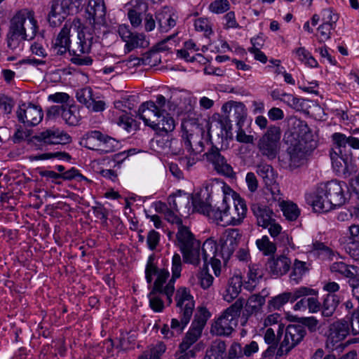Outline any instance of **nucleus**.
<instances>
[{
	"label": "nucleus",
	"instance_id": "62",
	"mask_svg": "<svg viewBox=\"0 0 359 359\" xmlns=\"http://www.w3.org/2000/svg\"><path fill=\"white\" fill-rule=\"evenodd\" d=\"M194 26L197 31L204 32L205 35H208L212 32L208 19L198 18L196 20Z\"/></svg>",
	"mask_w": 359,
	"mask_h": 359
},
{
	"label": "nucleus",
	"instance_id": "39",
	"mask_svg": "<svg viewBox=\"0 0 359 359\" xmlns=\"http://www.w3.org/2000/svg\"><path fill=\"white\" fill-rule=\"evenodd\" d=\"M338 303L339 300L334 294H327L323 301L322 306L323 316L325 317L331 316L334 313Z\"/></svg>",
	"mask_w": 359,
	"mask_h": 359
},
{
	"label": "nucleus",
	"instance_id": "57",
	"mask_svg": "<svg viewBox=\"0 0 359 359\" xmlns=\"http://www.w3.org/2000/svg\"><path fill=\"white\" fill-rule=\"evenodd\" d=\"M14 100L5 95H0V108L6 114H10L14 107Z\"/></svg>",
	"mask_w": 359,
	"mask_h": 359
},
{
	"label": "nucleus",
	"instance_id": "15",
	"mask_svg": "<svg viewBox=\"0 0 359 359\" xmlns=\"http://www.w3.org/2000/svg\"><path fill=\"white\" fill-rule=\"evenodd\" d=\"M206 160L211 163L217 173L232 177L234 175L233 168L228 163L222 151L215 146L205 153Z\"/></svg>",
	"mask_w": 359,
	"mask_h": 359
},
{
	"label": "nucleus",
	"instance_id": "21",
	"mask_svg": "<svg viewBox=\"0 0 359 359\" xmlns=\"http://www.w3.org/2000/svg\"><path fill=\"white\" fill-rule=\"evenodd\" d=\"M72 25L66 22L57 37L52 41L50 50L55 55H62L67 51H71L70 48V31Z\"/></svg>",
	"mask_w": 359,
	"mask_h": 359
},
{
	"label": "nucleus",
	"instance_id": "9",
	"mask_svg": "<svg viewBox=\"0 0 359 359\" xmlns=\"http://www.w3.org/2000/svg\"><path fill=\"white\" fill-rule=\"evenodd\" d=\"M313 149L311 142L302 137L296 140L287 149L289 170L292 171L306 165Z\"/></svg>",
	"mask_w": 359,
	"mask_h": 359
},
{
	"label": "nucleus",
	"instance_id": "13",
	"mask_svg": "<svg viewBox=\"0 0 359 359\" xmlns=\"http://www.w3.org/2000/svg\"><path fill=\"white\" fill-rule=\"evenodd\" d=\"M306 331L299 325H290L285 334L277 351V355L282 356L287 355L294 346H296L304 337Z\"/></svg>",
	"mask_w": 359,
	"mask_h": 359
},
{
	"label": "nucleus",
	"instance_id": "20",
	"mask_svg": "<svg viewBox=\"0 0 359 359\" xmlns=\"http://www.w3.org/2000/svg\"><path fill=\"white\" fill-rule=\"evenodd\" d=\"M86 15L90 25H104L106 22L104 0H88Z\"/></svg>",
	"mask_w": 359,
	"mask_h": 359
},
{
	"label": "nucleus",
	"instance_id": "60",
	"mask_svg": "<svg viewBox=\"0 0 359 359\" xmlns=\"http://www.w3.org/2000/svg\"><path fill=\"white\" fill-rule=\"evenodd\" d=\"M263 274L262 271H248L247 273V283L249 287L253 288L256 286L259 280L262 278Z\"/></svg>",
	"mask_w": 359,
	"mask_h": 359
},
{
	"label": "nucleus",
	"instance_id": "36",
	"mask_svg": "<svg viewBox=\"0 0 359 359\" xmlns=\"http://www.w3.org/2000/svg\"><path fill=\"white\" fill-rule=\"evenodd\" d=\"M62 118L69 126H76L81 120L79 109L75 105L65 106Z\"/></svg>",
	"mask_w": 359,
	"mask_h": 359
},
{
	"label": "nucleus",
	"instance_id": "35",
	"mask_svg": "<svg viewBox=\"0 0 359 359\" xmlns=\"http://www.w3.org/2000/svg\"><path fill=\"white\" fill-rule=\"evenodd\" d=\"M78 49L72 50L81 54H85L90 52L91 46L94 42V37L90 32H81L78 34Z\"/></svg>",
	"mask_w": 359,
	"mask_h": 359
},
{
	"label": "nucleus",
	"instance_id": "31",
	"mask_svg": "<svg viewBox=\"0 0 359 359\" xmlns=\"http://www.w3.org/2000/svg\"><path fill=\"white\" fill-rule=\"evenodd\" d=\"M309 253L313 256H318L323 259H327L332 261L334 259H339L338 255L335 254L332 250L320 242L313 243L312 250Z\"/></svg>",
	"mask_w": 359,
	"mask_h": 359
},
{
	"label": "nucleus",
	"instance_id": "51",
	"mask_svg": "<svg viewBox=\"0 0 359 359\" xmlns=\"http://www.w3.org/2000/svg\"><path fill=\"white\" fill-rule=\"evenodd\" d=\"M332 141L335 145V147L332 149L333 150H336L338 154L344 153V149H345L346 144H348V137L339 133H335L332 135Z\"/></svg>",
	"mask_w": 359,
	"mask_h": 359
},
{
	"label": "nucleus",
	"instance_id": "5",
	"mask_svg": "<svg viewBox=\"0 0 359 359\" xmlns=\"http://www.w3.org/2000/svg\"><path fill=\"white\" fill-rule=\"evenodd\" d=\"M182 138L186 149L191 154L196 155L205 148V130L194 119L188 118L182 122Z\"/></svg>",
	"mask_w": 359,
	"mask_h": 359
},
{
	"label": "nucleus",
	"instance_id": "23",
	"mask_svg": "<svg viewBox=\"0 0 359 359\" xmlns=\"http://www.w3.org/2000/svg\"><path fill=\"white\" fill-rule=\"evenodd\" d=\"M137 116L142 119L145 125L152 128V124L161 118L162 114L158 110L154 101L143 102L137 111Z\"/></svg>",
	"mask_w": 359,
	"mask_h": 359
},
{
	"label": "nucleus",
	"instance_id": "52",
	"mask_svg": "<svg viewBox=\"0 0 359 359\" xmlns=\"http://www.w3.org/2000/svg\"><path fill=\"white\" fill-rule=\"evenodd\" d=\"M282 102L297 111H301L304 108V100L294 97L291 94L285 93V95H283Z\"/></svg>",
	"mask_w": 359,
	"mask_h": 359
},
{
	"label": "nucleus",
	"instance_id": "38",
	"mask_svg": "<svg viewBox=\"0 0 359 359\" xmlns=\"http://www.w3.org/2000/svg\"><path fill=\"white\" fill-rule=\"evenodd\" d=\"M119 145L118 141L116 139L105 135L100 143H98L97 151L100 154L114 152Z\"/></svg>",
	"mask_w": 359,
	"mask_h": 359
},
{
	"label": "nucleus",
	"instance_id": "34",
	"mask_svg": "<svg viewBox=\"0 0 359 359\" xmlns=\"http://www.w3.org/2000/svg\"><path fill=\"white\" fill-rule=\"evenodd\" d=\"M175 128L174 118L169 116L167 112L161 116L154 124H152V129L158 132L168 133L172 131Z\"/></svg>",
	"mask_w": 359,
	"mask_h": 359
},
{
	"label": "nucleus",
	"instance_id": "8",
	"mask_svg": "<svg viewBox=\"0 0 359 359\" xmlns=\"http://www.w3.org/2000/svg\"><path fill=\"white\" fill-rule=\"evenodd\" d=\"M344 187H346L344 182H340L337 180H332L326 183H321L318 185L319 198L325 196L329 200L324 204L320 205L325 210H332L337 206H341L344 204L346 197L344 196Z\"/></svg>",
	"mask_w": 359,
	"mask_h": 359
},
{
	"label": "nucleus",
	"instance_id": "11",
	"mask_svg": "<svg viewBox=\"0 0 359 359\" xmlns=\"http://www.w3.org/2000/svg\"><path fill=\"white\" fill-rule=\"evenodd\" d=\"M199 201L203 204H209L207 201H203L198 195L191 196L181 190H178L176 193L170 195L168 198V204L170 208L177 212H186L191 207V203L194 207V210L201 214L200 208L197 207L196 201Z\"/></svg>",
	"mask_w": 359,
	"mask_h": 359
},
{
	"label": "nucleus",
	"instance_id": "24",
	"mask_svg": "<svg viewBox=\"0 0 359 359\" xmlns=\"http://www.w3.org/2000/svg\"><path fill=\"white\" fill-rule=\"evenodd\" d=\"M200 248L201 243L198 242L189 248L181 250L184 262L191 264L194 266L202 269L203 268V256L202 255V259L200 258Z\"/></svg>",
	"mask_w": 359,
	"mask_h": 359
},
{
	"label": "nucleus",
	"instance_id": "37",
	"mask_svg": "<svg viewBox=\"0 0 359 359\" xmlns=\"http://www.w3.org/2000/svg\"><path fill=\"white\" fill-rule=\"evenodd\" d=\"M265 304V297L260 294H253L245 304V311L251 315L259 312Z\"/></svg>",
	"mask_w": 359,
	"mask_h": 359
},
{
	"label": "nucleus",
	"instance_id": "26",
	"mask_svg": "<svg viewBox=\"0 0 359 359\" xmlns=\"http://www.w3.org/2000/svg\"><path fill=\"white\" fill-rule=\"evenodd\" d=\"M176 238L177 245L180 248V250L200 242L194 238V236L189 229L184 225L180 226L177 228Z\"/></svg>",
	"mask_w": 359,
	"mask_h": 359
},
{
	"label": "nucleus",
	"instance_id": "29",
	"mask_svg": "<svg viewBox=\"0 0 359 359\" xmlns=\"http://www.w3.org/2000/svg\"><path fill=\"white\" fill-rule=\"evenodd\" d=\"M256 172L261 177L266 187L276 182V174L273 167L265 163H260L256 166Z\"/></svg>",
	"mask_w": 359,
	"mask_h": 359
},
{
	"label": "nucleus",
	"instance_id": "44",
	"mask_svg": "<svg viewBox=\"0 0 359 359\" xmlns=\"http://www.w3.org/2000/svg\"><path fill=\"white\" fill-rule=\"evenodd\" d=\"M50 12L65 15L69 10L70 0H51Z\"/></svg>",
	"mask_w": 359,
	"mask_h": 359
},
{
	"label": "nucleus",
	"instance_id": "48",
	"mask_svg": "<svg viewBox=\"0 0 359 359\" xmlns=\"http://www.w3.org/2000/svg\"><path fill=\"white\" fill-rule=\"evenodd\" d=\"M308 200L309 201V203H311L315 212H327L330 210H325L320 206V205L324 204L326 201L329 200V198L325 197V196H322V197L319 198L318 187H317L313 196H311Z\"/></svg>",
	"mask_w": 359,
	"mask_h": 359
},
{
	"label": "nucleus",
	"instance_id": "63",
	"mask_svg": "<svg viewBox=\"0 0 359 359\" xmlns=\"http://www.w3.org/2000/svg\"><path fill=\"white\" fill-rule=\"evenodd\" d=\"M160 234L155 230H151L147 235V242L148 247L150 250H154L156 249L159 243Z\"/></svg>",
	"mask_w": 359,
	"mask_h": 359
},
{
	"label": "nucleus",
	"instance_id": "43",
	"mask_svg": "<svg viewBox=\"0 0 359 359\" xmlns=\"http://www.w3.org/2000/svg\"><path fill=\"white\" fill-rule=\"evenodd\" d=\"M295 53L298 59L305 65L311 67H316L318 62L311 53L304 47H300L295 50Z\"/></svg>",
	"mask_w": 359,
	"mask_h": 359
},
{
	"label": "nucleus",
	"instance_id": "12",
	"mask_svg": "<svg viewBox=\"0 0 359 359\" xmlns=\"http://www.w3.org/2000/svg\"><path fill=\"white\" fill-rule=\"evenodd\" d=\"M318 291L307 287H300L293 292H285L272 297L268 302L269 309L280 310L287 302H294L297 299L306 296H316Z\"/></svg>",
	"mask_w": 359,
	"mask_h": 359
},
{
	"label": "nucleus",
	"instance_id": "28",
	"mask_svg": "<svg viewBox=\"0 0 359 359\" xmlns=\"http://www.w3.org/2000/svg\"><path fill=\"white\" fill-rule=\"evenodd\" d=\"M226 346L222 340L214 341L207 349L204 359H224Z\"/></svg>",
	"mask_w": 359,
	"mask_h": 359
},
{
	"label": "nucleus",
	"instance_id": "47",
	"mask_svg": "<svg viewBox=\"0 0 359 359\" xmlns=\"http://www.w3.org/2000/svg\"><path fill=\"white\" fill-rule=\"evenodd\" d=\"M76 97L77 100L86 107L90 106L92 102L93 90L90 87H86L77 90Z\"/></svg>",
	"mask_w": 359,
	"mask_h": 359
},
{
	"label": "nucleus",
	"instance_id": "18",
	"mask_svg": "<svg viewBox=\"0 0 359 359\" xmlns=\"http://www.w3.org/2000/svg\"><path fill=\"white\" fill-rule=\"evenodd\" d=\"M351 332L350 323L341 320L332 323L330 328V334L327 340V346L331 348L338 347V344L341 342Z\"/></svg>",
	"mask_w": 359,
	"mask_h": 359
},
{
	"label": "nucleus",
	"instance_id": "54",
	"mask_svg": "<svg viewBox=\"0 0 359 359\" xmlns=\"http://www.w3.org/2000/svg\"><path fill=\"white\" fill-rule=\"evenodd\" d=\"M73 57L71 59V61L73 64L79 65V66H89L93 64V59L90 56L83 55V54H81L76 51H72Z\"/></svg>",
	"mask_w": 359,
	"mask_h": 359
},
{
	"label": "nucleus",
	"instance_id": "61",
	"mask_svg": "<svg viewBox=\"0 0 359 359\" xmlns=\"http://www.w3.org/2000/svg\"><path fill=\"white\" fill-rule=\"evenodd\" d=\"M322 13L323 24H329V25L334 27L339 19L337 14L334 13L330 8L324 9Z\"/></svg>",
	"mask_w": 359,
	"mask_h": 359
},
{
	"label": "nucleus",
	"instance_id": "16",
	"mask_svg": "<svg viewBox=\"0 0 359 359\" xmlns=\"http://www.w3.org/2000/svg\"><path fill=\"white\" fill-rule=\"evenodd\" d=\"M118 33L122 40L126 42L125 49L127 53L137 48H144L149 45L142 33H133L128 26L121 25L118 26Z\"/></svg>",
	"mask_w": 359,
	"mask_h": 359
},
{
	"label": "nucleus",
	"instance_id": "10",
	"mask_svg": "<svg viewBox=\"0 0 359 359\" xmlns=\"http://www.w3.org/2000/svg\"><path fill=\"white\" fill-rule=\"evenodd\" d=\"M281 136L280 127L271 126L258 142V149L263 156L269 159L276 157L278 151V144Z\"/></svg>",
	"mask_w": 359,
	"mask_h": 359
},
{
	"label": "nucleus",
	"instance_id": "7",
	"mask_svg": "<svg viewBox=\"0 0 359 359\" xmlns=\"http://www.w3.org/2000/svg\"><path fill=\"white\" fill-rule=\"evenodd\" d=\"M170 278L168 271H146V278L148 283L154 281V290L149 295V305L155 312H161L164 308V304L161 298L163 285Z\"/></svg>",
	"mask_w": 359,
	"mask_h": 359
},
{
	"label": "nucleus",
	"instance_id": "22",
	"mask_svg": "<svg viewBox=\"0 0 359 359\" xmlns=\"http://www.w3.org/2000/svg\"><path fill=\"white\" fill-rule=\"evenodd\" d=\"M251 210L256 218L257 224L264 229L267 228L276 218V214L266 205L253 203Z\"/></svg>",
	"mask_w": 359,
	"mask_h": 359
},
{
	"label": "nucleus",
	"instance_id": "64",
	"mask_svg": "<svg viewBox=\"0 0 359 359\" xmlns=\"http://www.w3.org/2000/svg\"><path fill=\"white\" fill-rule=\"evenodd\" d=\"M243 355V348L238 343H233L228 352V359H238Z\"/></svg>",
	"mask_w": 359,
	"mask_h": 359
},
{
	"label": "nucleus",
	"instance_id": "59",
	"mask_svg": "<svg viewBox=\"0 0 359 359\" xmlns=\"http://www.w3.org/2000/svg\"><path fill=\"white\" fill-rule=\"evenodd\" d=\"M142 12L138 11L137 8L130 9L128 16L133 27H137L142 25Z\"/></svg>",
	"mask_w": 359,
	"mask_h": 359
},
{
	"label": "nucleus",
	"instance_id": "14",
	"mask_svg": "<svg viewBox=\"0 0 359 359\" xmlns=\"http://www.w3.org/2000/svg\"><path fill=\"white\" fill-rule=\"evenodd\" d=\"M71 137L63 130L52 128L39 133L32 137V141L35 144H64L70 142Z\"/></svg>",
	"mask_w": 359,
	"mask_h": 359
},
{
	"label": "nucleus",
	"instance_id": "19",
	"mask_svg": "<svg viewBox=\"0 0 359 359\" xmlns=\"http://www.w3.org/2000/svg\"><path fill=\"white\" fill-rule=\"evenodd\" d=\"M175 302L180 315L192 316L195 308V301L188 288L182 287L177 290Z\"/></svg>",
	"mask_w": 359,
	"mask_h": 359
},
{
	"label": "nucleus",
	"instance_id": "4",
	"mask_svg": "<svg viewBox=\"0 0 359 359\" xmlns=\"http://www.w3.org/2000/svg\"><path fill=\"white\" fill-rule=\"evenodd\" d=\"M244 303L245 300L243 299H238L232 305L224 310L212 324L211 333L219 336H229L231 334L238 324V320Z\"/></svg>",
	"mask_w": 359,
	"mask_h": 359
},
{
	"label": "nucleus",
	"instance_id": "32",
	"mask_svg": "<svg viewBox=\"0 0 359 359\" xmlns=\"http://www.w3.org/2000/svg\"><path fill=\"white\" fill-rule=\"evenodd\" d=\"M7 47L8 51L18 53L23 49V41L27 40L25 37L20 34H17L8 29L7 36Z\"/></svg>",
	"mask_w": 359,
	"mask_h": 359
},
{
	"label": "nucleus",
	"instance_id": "41",
	"mask_svg": "<svg viewBox=\"0 0 359 359\" xmlns=\"http://www.w3.org/2000/svg\"><path fill=\"white\" fill-rule=\"evenodd\" d=\"M280 207L284 216L289 220H296L299 215V210L293 203L283 201L280 203Z\"/></svg>",
	"mask_w": 359,
	"mask_h": 359
},
{
	"label": "nucleus",
	"instance_id": "42",
	"mask_svg": "<svg viewBox=\"0 0 359 359\" xmlns=\"http://www.w3.org/2000/svg\"><path fill=\"white\" fill-rule=\"evenodd\" d=\"M336 150L330 152V158L334 168L339 170L341 168L346 169L348 165V156L345 153L337 154Z\"/></svg>",
	"mask_w": 359,
	"mask_h": 359
},
{
	"label": "nucleus",
	"instance_id": "33",
	"mask_svg": "<svg viewBox=\"0 0 359 359\" xmlns=\"http://www.w3.org/2000/svg\"><path fill=\"white\" fill-rule=\"evenodd\" d=\"M203 329L191 325L189 331L187 332L183 341L180 344L182 351H186L201 337Z\"/></svg>",
	"mask_w": 359,
	"mask_h": 359
},
{
	"label": "nucleus",
	"instance_id": "2",
	"mask_svg": "<svg viewBox=\"0 0 359 359\" xmlns=\"http://www.w3.org/2000/svg\"><path fill=\"white\" fill-rule=\"evenodd\" d=\"M231 200L226 196L223 199L217 208L212 207L210 203L203 204L199 201H196L197 207L200 209L201 214L207 216L217 224L222 226H237L242 223L245 217L247 207L245 201L238 197L233 201V207L230 205Z\"/></svg>",
	"mask_w": 359,
	"mask_h": 359
},
{
	"label": "nucleus",
	"instance_id": "46",
	"mask_svg": "<svg viewBox=\"0 0 359 359\" xmlns=\"http://www.w3.org/2000/svg\"><path fill=\"white\" fill-rule=\"evenodd\" d=\"M165 351V346L159 343L156 346L146 351L139 359H161L160 355Z\"/></svg>",
	"mask_w": 359,
	"mask_h": 359
},
{
	"label": "nucleus",
	"instance_id": "6",
	"mask_svg": "<svg viewBox=\"0 0 359 359\" xmlns=\"http://www.w3.org/2000/svg\"><path fill=\"white\" fill-rule=\"evenodd\" d=\"M8 29L23 35L27 40L33 39L38 30L34 12L26 8L16 12L11 19Z\"/></svg>",
	"mask_w": 359,
	"mask_h": 359
},
{
	"label": "nucleus",
	"instance_id": "40",
	"mask_svg": "<svg viewBox=\"0 0 359 359\" xmlns=\"http://www.w3.org/2000/svg\"><path fill=\"white\" fill-rule=\"evenodd\" d=\"M210 317V313L204 306H198L197 308L194 320L192 322L194 326H196L203 330L207 320Z\"/></svg>",
	"mask_w": 359,
	"mask_h": 359
},
{
	"label": "nucleus",
	"instance_id": "25",
	"mask_svg": "<svg viewBox=\"0 0 359 359\" xmlns=\"http://www.w3.org/2000/svg\"><path fill=\"white\" fill-rule=\"evenodd\" d=\"M158 29L162 32H166L176 25V16L171 13L168 8H163L156 15Z\"/></svg>",
	"mask_w": 359,
	"mask_h": 359
},
{
	"label": "nucleus",
	"instance_id": "53",
	"mask_svg": "<svg viewBox=\"0 0 359 359\" xmlns=\"http://www.w3.org/2000/svg\"><path fill=\"white\" fill-rule=\"evenodd\" d=\"M281 320L282 318L280 314L278 313H271L266 316V318L263 320V325L266 327L276 324H278L279 329L278 334H279L280 332H283L284 328V325L283 323H280Z\"/></svg>",
	"mask_w": 359,
	"mask_h": 359
},
{
	"label": "nucleus",
	"instance_id": "17",
	"mask_svg": "<svg viewBox=\"0 0 359 359\" xmlns=\"http://www.w3.org/2000/svg\"><path fill=\"white\" fill-rule=\"evenodd\" d=\"M43 111L39 106L25 103L19 106L17 111L18 121L28 126L38 125L43 118Z\"/></svg>",
	"mask_w": 359,
	"mask_h": 359
},
{
	"label": "nucleus",
	"instance_id": "45",
	"mask_svg": "<svg viewBox=\"0 0 359 359\" xmlns=\"http://www.w3.org/2000/svg\"><path fill=\"white\" fill-rule=\"evenodd\" d=\"M180 320L172 318L171 320L170 328L178 337L182 333L184 329L189 323L191 317L180 315Z\"/></svg>",
	"mask_w": 359,
	"mask_h": 359
},
{
	"label": "nucleus",
	"instance_id": "30",
	"mask_svg": "<svg viewBox=\"0 0 359 359\" xmlns=\"http://www.w3.org/2000/svg\"><path fill=\"white\" fill-rule=\"evenodd\" d=\"M213 280L214 277L209 273L208 271H197L189 279L192 285H198L203 290L209 288L212 285Z\"/></svg>",
	"mask_w": 359,
	"mask_h": 359
},
{
	"label": "nucleus",
	"instance_id": "3",
	"mask_svg": "<svg viewBox=\"0 0 359 359\" xmlns=\"http://www.w3.org/2000/svg\"><path fill=\"white\" fill-rule=\"evenodd\" d=\"M224 114L219 117L216 123L222 130V137L226 138L232 135L231 122L235 121L237 126H243L247 116L245 106L242 102L229 101L224 103L222 107Z\"/></svg>",
	"mask_w": 359,
	"mask_h": 359
},
{
	"label": "nucleus",
	"instance_id": "56",
	"mask_svg": "<svg viewBox=\"0 0 359 359\" xmlns=\"http://www.w3.org/2000/svg\"><path fill=\"white\" fill-rule=\"evenodd\" d=\"M209 8L215 13H222L229 9V3L227 0H217L210 4Z\"/></svg>",
	"mask_w": 359,
	"mask_h": 359
},
{
	"label": "nucleus",
	"instance_id": "55",
	"mask_svg": "<svg viewBox=\"0 0 359 359\" xmlns=\"http://www.w3.org/2000/svg\"><path fill=\"white\" fill-rule=\"evenodd\" d=\"M180 276V271H172V275L169 278V280L165 287L163 288V292L167 296L169 302H171V297L174 292V283L177 278Z\"/></svg>",
	"mask_w": 359,
	"mask_h": 359
},
{
	"label": "nucleus",
	"instance_id": "49",
	"mask_svg": "<svg viewBox=\"0 0 359 359\" xmlns=\"http://www.w3.org/2000/svg\"><path fill=\"white\" fill-rule=\"evenodd\" d=\"M291 262L289 258L282 255L276 259L273 258L268 262L270 269H290Z\"/></svg>",
	"mask_w": 359,
	"mask_h": 359
},
{
	"label": "nucleus",
	"instance_id": "58",
	"mask_svg": "<svg viewBox=\"0 0 359 359\" xmlns=\"http://www.w3.org/2000/svg\"><path fill=\"white\" fill-rule=\"evenodd\" d=\"M52 158H57L59 159H64L67 161L71 159V156L69 155V154L60 151L42 154L35 156L34 158L36 160H45Z\"/></svg>",
	"mask_w": 359,
	"mask_h": 359
},
{
	"label": "nucleus",
	"instance_id": "50",
	"mask_svg": "<svg viewBox=\"0 0 359 359\" xmlns=\"http://www.w3.org/2000/svg\"><path fill=\"white\" fill-rule=\"evenodd\" d=\"M256 244L258 248L263 251L265 255L273 254L276 250V245L271 242L266 236L258 239Z\"/></svg>",
	"mask_w": 359,
	"mask_h": 359
},
{
	"label": "nucleus",
	"instance_id": "1",
	"mask_svg": "<svg viewBox=\"0 0 359 359\" xmlns=\"http://www.w3.org/2000/svg\"><path fill=\"white\" fill-rule=\"evenodd\" d=\"M241 238V234L238 229L225 230L219 241V252L217 251V245L214 239L210 238L205 240L201 248L203 256V268L202 269H208L209 264L212 269H221V259L224 266L226 267V262L237 248Z\"/></svg>",
	"mask_w": 359,
	"mask_h": 359
},
{
	"label": "nucleus",
	"instance_id": "27",
	"mask_svg": "<svg viewBox=\"0 0 359 359\" xmlns=\"http://www.w3.org/2000/svg\"><path fill=\"white\" fill-rule=\"evenodd\" d=\"M242 287V278L239 275H234L229 280L226 289L223 294L224 299L227 302H231L241 292Z\"/></svg>",
	"mask_w": 359,
	"mask_h": 359
}]
</instances>
